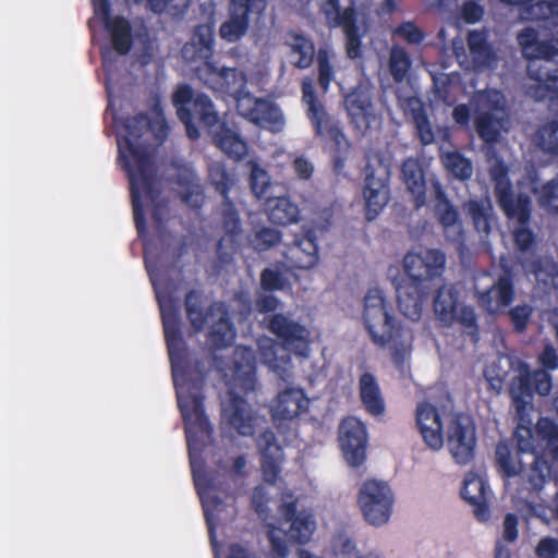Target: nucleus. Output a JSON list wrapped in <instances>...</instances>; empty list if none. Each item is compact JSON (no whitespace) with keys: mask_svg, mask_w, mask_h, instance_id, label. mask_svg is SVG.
<instances>
[{"mask_svg":"<svg viewBox=\"0 0 558 558\" xmlns=\"http://www.w3.org/2000/svg\"><path fill=\"white\" fill-rule=\"evenodd\" d=\"M156 296L172 367L178 405L184 421L191 465L194 470L195 454H201L213 438V427L204 407V375L198 372L196 378H193L186 343L181 330L178 301L171 292L157 291Z\"/></svg>","mask_w":558,"mask_h":558,"instance_id":"obj_1","label":"nucleus"},{"mask_svg":"<svg viewBox=\"0 0 558 558\" xmlns=\"http://www.w3.org/2000/svg\"><path fill=\"white\" fill-rule=\"evenodd\" d=\"M168 134V125L160 114L151 120L146 112L126 117L118 128V161L126 172L130 183L132 209H145L160 197L157 186L153 156L149 153L150 138L161 143Z\"/></svg>","mask_w":558,"mask_h":558,"instance_id":"obj_2","label":"nucleus"},{"mask_svg":"<svg viewBox=\"0 0 558 558\" xmlns=\"http://www.w3.org/2000/svg\"><path fill=\"white\" fill-rule=\"evenodd\" d=\"M447 428L448 449L458 464L465 465L474 457L475 428L464 415H451L429 402L416 409V427L424 444L438 451L444 447V428Z\"/></svg>","mask_w":558,"mask_h":558,"instance_id":"obj_3","label":"nucleus"},{"mask_svg":"<svg viewBox=\"0 0 558 558\" xmlns=\"http://www.w3.org/2000/svg\"><path fill=\"white\" fill-rule=\"evenodd\" d=\"M362 319L372 341L379 347L388 345L396 356H403L411 349L412 332L404 327L396 328L389 314L384 291L371 288L363 298Z\"/></svg>","mask_w":558,"mask_h":558,"instance_id":"obj_4","label":"nucleus"},{"mask_svg":"<svg viewBox=\"0 0 558 558\" xmlns=\"http://www.w3.org/2000/svg\"><path fill=\"white\" fill-rule=\"evenodd\" d=\"M517 40L523 56L532 60L529 74L538 84L533 96L545 98L548 92L558 93V38L541 39L537 29L525 27Z\"/></svg>","mask_w":558,"mask_h":558,"instance_id":"obj_5","label":"nucleus"},{"mask_svg":"<svg viewBox=\"0 0 558 558\" xmlns=\"http://www.w3.org/2000/svg\"><path fill=\"white\" fill-rule=\"evenodd\" d=\"M204 294L192 289L184 298V308L192 329L201 332L209 320H215L207 335V342L213 350H221L232 345L235 339V327L231 320L228 306L220 301L211 302L204 307Z\"/></svg>","mask_w":558,"mask_h":558,"instance_id":"obj_6","label":"nucleus"},{"mask_svg":"<svg viewBox=\"0 0 558 558\" xmlns=\"http://www.w3.org/2000/svg\"><path fill=\"white\" fill-rule=\"evenodd\" d=\"M301 89L302 100L307 106L306 114L315 134L327 140L326 146L332 158L335 173L345 175L344 168L349 142L344 133L327 114L324 106L317 99L313 81L310 77L302 81Z\"/></svg>","mask_w":558,"mask_h":558,"instance_id":"obj_7","label":"nucleus"},{"mask_svg":"<svg viewBox=\"0 0 558 558\" xmlns=\"http://www.w3.org/2000/svg\"><path fill=\"white\" fill-rule=\"evenodd\" d=\"M172 102L191 140H197L201 136L195 120L205 128L215 126L220 121L211 99L204 93H195L187 84H182L175 89Z\"/></svg>","mask_w":558,"mask_h":558,"instance_id":"obj_8","label":"nucleus"},{"mask_svg":"<svg viewBox=\"0 0 558 558\" xmlns=\"http://www.w3.org/2000/svg\"><path fill=\"white\" fill-rule=\"evenodd\" d=\"M474 124L478 136L486 143H495L509 129L506 99L496 89L481 90L471 100Z\"/></svg>","mask_w":558,"mask_h":558,"instance_id":"obj_9","label":"nucleus"},{"mask_svg":"<svg viewBox=\"0 0 558 558\" xmlns=\"http://www.w3.org/2000/svg\"><path fill=\"white\" fill-rule=\"evenodd\" d=\"M356 505L368 524L380 527L391 518L395 493L388 482L367 478L357 488Z\"/></svg>","mask_w":558,"mask_h":558,"instance_id":"obj_10","label":"nucleus"},{"mask_svg":"<svg viewBox=\"0 0 558 558\" xmlns=\"http://www.w3.org/2000/svg\"><path fill=\"white\" fill-rule=\"evenodd\" d=\"M432 308L435 319L444 327L458 324L470 331L476 328L475 312L462 302L461 292L454 283L444 282L434 290Z\"/></svg>","mask_w":558,"mask_h":558,"instance_id":"obj_11","label":"nucleus"},{"mask_svg":"<svg viewBox=\"0 0 558 558\" xmlns=\"http://www.w3.org/2000/svg\"><path fill=\"white\" fill-rule=\"evenodd\" d=\"M510 393L519 416V423L514 433L518 449L521 452L533 450L532 420L527 417L532 409L529 389V371L525 365L519 366V376L511 383Z\"/></svg>","mask_w":558,"mask_h":558,"instance_id":"obj_12","label":"nucleus"},{"mask_svg":"<svg viewBox=\"0 0 558 558\" xmlns=\"http://www.w3.org/2000/svg\"><path fill=\"white\" fill-rule=\"evenodd\" d=\"M267 329L281 345L296 355L307 356L310 353V330L306 326L283 313H275L267 319Z\"/></svg>","mask_w":558,"mask_h":558,"instance_id":"obj_13","label":"nucleus"},{"mask_svg":"<svg viewBox=\"0 0 558 558\" xmlns=\"http://www.w3.org/2000/svg\"><path fill=\"white\" fill-rule=\"evenodd\" d=\"M474 292L480 305L487 312L496 313L507 306L513 299V288L509 275L505 274L498 279L482 272L474 278Z\"/></svg>","mask_w":558,"mask_h":558,"instance_id":"obj_14","label":"nucleus"},{"mask_svg":"<svg viewBox=\"0 0 558 558\" xmlns=\"http://www.w3.org/2000/svg\"><path fill=\"white\" fill-rule=\"evenodd\" d=\"M196 73L204 85L213 92L234 99H239L247 83L243 71L236 68L219 69L213 62H207L205 66L197 68Z\"/></svg>","mask_w":558,"mask_h":558,"instance_id":"obj_15","label":"nucleus"},{"mask_svg":"<svg viewBox=\"0 0 558 558\" xmlns=\"http://www.w3.org/2000/svg\"><path fill=\"white\" fill-rule=\"evenodd\" d=\"M402 268L407 281L425 283L439 277L446 268V256L438 250H421L408 252L402 259Z\"/></svg>","mask_w":558,"mask_h":558,"instance_id":"obj_16","label":"nucleus"},{"mask_svg":"<svg viewBox=\"0 0 558 558\" xmlns=\"http://www.w3.org/2000/svg\"><path fill=\"white\" fill-rule=\"evenodd\" d=\"M265 0H229L228 19L220 25L219 35L228 43H236L250 27V15L265 9Z\"/></svg>","mask_w":558,"mask_h":558,"instance_id":"obj_17","label":"nucleus"},{"mask_svg":"<svg viewBox=\"0 0 558 558\" xmlns=\"http://www.w3.org/2000/svg\"><path fill=\"white\" fill-rule=\"evenodd\" d=\"M327 230V226H314L304 231L302 235H295L294 241L286 247L283 253L287 263L292 268L311 269L319 260L317 234Z\"/></svg>","mask_w":558,"mask_h":558,"instance_id":"obj_18","label":"nucleus"},{"mask_svg":"<svg viewBox=\"0 0 558 558\" xmlns=\"http://www.w3.org/2000/svg\"><path fill=\"white\" fill-rule=\"evenodd\" d=\"M250 185L256 198L263 202L265 209H291L292 204L284 186L272 183L268 173L256 162H252Z\"/></svg>","mask_w":558,"mask_h":558,"instance_id":"obj_19","label":"nucleus"},{"mask_svg":"<svg viewBox=\"0 0 558 558\" xmlns=\"http://www.w3.org/2000/svg\"><path fill=\"white\" fill-rule=\"evenodd\" d=\"M257 446L263 480L268 484H276L283 462L282 447L278 444L276 434L270 429H266L259 435Z\"/></svg>","mask_w":558,"mask_h":558,"instance_id":"obj_20","label":"nucleus"},{"mask_svg":"<svg viewBox=\"0 0 558 558\" xmlns=\"http://www.w3.org/2000/svg\"><path fill=\"white\" fill-rule=\"evenodd\" d=\"M366 184L364 187V198L368 209L384 208L390 198L388 180L389 168L380 161L376 166L368 165L366 170Z\"/></svg>","mask_w":558,"mask_h":558,"instance_id":"obj_21","label":"nucleus"},{"mask_svg":"<svg viewBox=\"0 0 558 558\" xmlns=\"http://www.w3.org/2000/svg\"><path fill=\"white\" fill-rule=\"evenodd\" d=\"M396 290L400 313L409 319L417 322L424 311L428 287L425 283L403 280L397 286Z\"/></svg>","mask_w":558,"mask_h":558,"instance_id":"obj_22","label":"nucleus"},{"mask_svg":"<svg viewBox=\"0 0 558 558\" xmlns=\"http://www.w3.org/2000/svg\"><path fill=\"white\" fill-rule=\"evenodd\" d=\"M195 487L199 495L204 518L208 529V535L214 549L217 547L216 527H217V513L223 507L222 498L216 493L214 478H199L194 475Z\"/></svg>","mask_w":558,"mask_h":558,"instance_id":"obj_23","label":"nucleus"},{"mask_svg":"<svg viewBox=\"0 0 558 558\" xmlns=\"http://www.w3.org/2000/svg\"><path fill=\"white\" fill-rule=\"evenodd\" d=\"M229 403L223 407L222 415L230 427L241 436H252L255 433V416L245 398L229 392Z\"/></svg>","mask_w":558,"mask_h":558,"instance_id":"obj_24","label":"nucleus"},{"mask_svg":"<svg viewBox=\"0 0 558 558\" xmlns=\"http://www.w3.org/2000/svg\"><path fill=\"white\" fill-rule=\"evenodd\" d=\"M214 27L209 24L195 26L191 40L182 48V57L187 62H203L204 66L214 53Z\"/></svg>","mask_w":558,"mask_h":558,"instance_id":"obj_25","label":"nucleus"},{"mask_svg":"<svg viewBox=\"0 0 558 558\" xmlns=\"http://www.w3.org/2000/svg\"><path fill=\"white\" fill-rule=\"evenodd\" d=\"M489 494L490 492L486 482L481 475L474 472H469L465 475L462 497L473 506L474 515L481 522L487 521L490 517L489 507L487 505Z\"/></svg>","mask_w":558,"mask_h":558,"instance_id":"obj_26","label":"nucleus"},{"mask_svg":"<svg viewBox=\"0 0 558 558\" xmlns=\"http://www.w3.org/2000/svg\"><path fill=\"white\" fill-rule=\"evenodd\" d=\"M308 399L301 388H287L279 392L271 407L275 420H292L305 412L308 408Z\"/></svg>","mask_w":558,"mask_h":558,"instance_id":"obj_27","label":"nucleus"},{"mask_svg":"<svg viewBox=\"0 0 558 558\" xmlns=\"http://www.w3.org/2000/svg\"><path fill=\"white\" fill-rule=\"evenodd\" d=\"M253 106L241 114L254 124L271 131H280L284 124L279 108L265 99H252Z\"/></svg>","mask_w":558,"mask_h":558,"instance_id":"obj_28","label":"nucleus"},{"mask_svg":"<svg viewBox=\"0 0 558 558\" xmlns=\"http://www.w3.org/2000/svg\"><path fill=\"white\" fill-rule=\"evenodd\" d=\"M222 214L226 233L217 243V253L222 262H228L236 251L242 227L239 211H222Z\"/></svg>","mask_w":558,"mask_h":558,"instance_id":"obj_29","label":"nucleus"},{"mask_svg":"<svg viewBox=\"0 0 558 558\" xmlns=\"http://www.w3.org/2000/svg\"><path fill=\"white\" fill-rule=\"evenodd\" d=\"M214 144L234 161L243 160L248 154L246 141L235 131L222 124L213 136Z\"/></svg>","mask_w":558,"mask_h":558,"instance_id":"obj_30","label":"nucleus"},{"mask_svg":"<svg viewBox=\"0 0 558 558\" xmlns=\"http://www.w3.org/2000/svg\"><path fill=\"white\" fill-rule=\"evenodd\" d=\"M359 396L365 410L375 416L381 415L385 411V401L381 396L376 377L364 372L359 379Z\"/></svg>","mask_w":558,"mask_h":558,"instance_id":"obj_31","label":"nucleus"},{"mask_svg":"<svg viewBox=\"0 0 558 558\" xmlns=\"http://www.w3.org/2000/svg\"><path fill=\"white\" fill-rule=\"evenodd\" d=\"M110 35L113 49L121 56L131 51L133 45V28L130 21L117 15L104 24Z\"/></svg>","mask_w":558,"mask_h":558,"instance_id":"obj_32","label":"nucleus"},{"mask_svg":"<svg viewBox=\"0 0 558 558\" xmlns=\"http://www.w3.org/2000/svg\"><path fill=\"white\" fill-rule=\"evenodd\" d=\"M402 181L414 199V205H424L425 184L424 174L420 162L416 159H407L401 167Z\"/></svg>","mask_w":558,"mask_h":558,"instance_id":"obj_33","label":"nucleus"},{"mask_svg":"<svg viewBox=\"0 0 558 558\" xmlns=\"http://www.w3.org/2000/svg\"><path fill=\"white\" fill-rule=\"evenodd\" d=\"M178 193L190 209H201L204 205V187L195 173L185 171L178 175Z\"/></svg>","mask_w":558,"mask_h":558,"instance_id":"obj_34","label":"nucleus"},{"mask_svg":"<svg viewBox=\"0 0 558 558\" xmlns=\"http://www.w3.org/2000/svg\"><path fill=\"white\" fill-rule=\"evenodd\" d=\"M368 439L366 425L351 417V469L361 468L366 462Z\"/></svg>","mask_w":558,"mask_h":558,"instance_id":"obj_35","label":"nucleus"},{"mask_svg":"<svg viewBox=\"0 0 558 558\" xmlns=\"http://www.w3.org/2000/svg\"><path fill=\"white\" fill-rule=\"evenodd\" d=\"M287 45L290 47V56L296 57L291 60L293 66L307 69L312 65L315 54L314 43L302 34L290 33Z\"/></svg>","mask_w":558,"mask_h":558,"instance_id":"obj_36","label":"nucleus"},{"mask_svg":"<svg viewBox=\"0 0 558 558\" xmlns=\"http://www.w3.org/2000/svg\"><path fill=\"white\" fill-rule=\"evenodd\" d=\"M208 179L222 197L223 209H236L235 204L229 197L234 182L226 168L221 163L211 165L208 170Z\"/></svg>","mask_w":558,"mask_h":558,"instance_id":"obj_37","label":"nucleus"},{"mask_svg":"<svg viewBox=\"0 0 558 558\" xmlns=\"http://www.w3.org/2000/svg\"><path fill=\"white\" fill-rule=\"evenodd\" d=\"M508 218L509 228L512 230L514 241L520 250L524 251L533 242V234L527 228L530 211H505Z\"/></svg>","mask_w":558,"mask_h":558,"instance_id":"obj_38","label":"nucleus"},{"mask_svg":"<svg viewBox=\"0 0 558 558\" xmlns=\"http://www.w3.org/2000/svg\"><path fill=\"white\" fill-rule=\"evenodd\" d=\"M469 50L475 66H492L496 61L495 53L486 43L483 33L471 32L468 38Z\"/></svg>","mask_w":558,"mask_h":558,"instance_id":"obj_39","label":"nucleus"},{"mask_svg":"<svg viewBox=\"0 0 558 558\" xmlns=\"http://www.w3.org/2000/svg\"><path fill=\"white\" fill-rule=\"evenodd\" d=\"M262 362L276 373L280 379L287 381L290 377L291 359L288 355L277 356L275 344L259 347Z\"/></svg>","mask_w":558,"mask_h":558,"instance_id":"obj_40","label":"nucleus"},{"mask_svg":"<svg viewBox=\"0 0 558 558\" xmlns=\"http://www.w3.org/2000/svg\"><path fill=\"white\" fill-rule=\"evenodd\" d=\"M507 167L498 159L490 161V174L496 183V190L499 195L502 209H511L512 191L507 179Z\"/></svg>","mask_w":558,"mask_h":558,"instance_id":"obj_41","label":"nucleus"},{"mask_svg":"<svg viewBox=\"0 0 558 558\" xmlns=\"http://www.w3.org/2000/svg\"><path fill=\"white\" fill-rule=\"evenodd\" d=\"M324 12L335 26H340L344 36V49L349 54V8L342 9L339 0H327Z\"/></svg>","mask_w":558,"mask_h":558,"instance_id":"obj_42","label":"nucleus"},{"mask_svg":"<svg viewBox=\"0 0 558 558\" xmlns=\"http://www.w3.org/2000/svg\"><path fill=\"white\" fill-rule=\"evenodd\" d=\"M558 13V2L554 0H532L520 10L523 20H543Z\"/></svg>","mask_w":558,"mask_h":558,"instance_id":"obj_43","label":"nucleus"},{"mask_svg":"<svg viewBox=\"0 0 558 558\" xmlns=\"http://www.w3.org/2000/svg\"><path fill=\"white\" fill-rule=\"evenodd\" d=\"M368 25L363 14H356L351 10V59L362 54V40L367 37Z\"/></svg>","mask_w":558,"mask_h":558,"instance_id":"obj_44","label":"nucleus"},{"mask_svg":"<svg viewBox=\"0 0 558 558\" xmlns=\"http://www.w3.org/2000/svg\"><path fill=\"white\" fill-rule=\"evenodd\" d=\"M510 367L511 361L508 357H500L486 366L484 376L490 388L496 392L501 390Z\"/></svg>","mask_w":558,"mask_h":558,"instance_id":"obj_45","label":"nucleus"},{"mask_svg":"<svg viewBox=\"0 0 558 558\" xmlns=\"http://www.w3.org/2000/svg\"><path fill=\"white\" fill-rule=\"evenodd\" d=\"M442 163L450 173L460 180H466L473 173L471 161L457 151L444 154Z\"/></svg>","mask_w":558,"mask_h":558,"instance_id":"obj_46","label":"nucleus"},{"mask_svg":"<svg viewBox=\"0 0 558 558\" xmlns=\"http://www.w3.org/2000/svg\"><path fill=\"white\" fill-rule=\"evenodd\" d=\"M315 530V521L311 514L299 517L291 521L287 535L298 544L307 543Z\"/></svg>","mask_w":558,"mask_h":558,"instance_id":"obj_47","label":"nucleus"},{"mask_svg":"<svg viewBox=\"0 0 558 558\" xmlns=\"http://www.w3.org/2000/svg\"><path fill=\"white\" fill-rule=\"evenodd\" d=\"M281 239L282 234L280 231L269 227H262L251 235L250 243L254 250L266 252L278 245Z\"/></svg>","mask_w":558,"mask_h":558,"instance_id":"obj_48","label":"nucleus"},{"mask_svg":"<svg viewBox=\"0 0 558 558\" xmlns=\"http://www.w3.org/2000/svg\"><path fill=\"white\" fill-rule=\"evenodd\" d=\"M536 430L538 436L546 441V449L558 460V424L548 418H541L537 422Z\"/></svg>","mask_w":558,"mask_h":558,"instance_id":"obj_49","label":"nucleus"},{"mask_svg":"<svg viewBox=\"0 0 558 558\" xmlns=\"http://www.w3.org/2000/svg\"><path fill=\"white\" fill-rule=\"evenodd\" d=\"M255 352L248 347H238L233 355L234 372L247 377L255 375Z\"/></svg>","mask_w":558,"mask_h":558,"instance_id":"obj_50","label":"nucleus"},{"mask_svg":"<svg viewBox=\"0 0 558 558\" xmlns=\"http://www.w3.org/2000/svg\"><path fill=\"white\" fill-rule=\"evenodd\" d=\"M536 141L544 151L558 155V120L542 126Z\"/></svg>","mask_w":558,"mask_h":558,"instance_id":"obj_51","label":"nucleus"},{"mask_svg":"<svg viewBox=\"0 0 558 558\" xmlns=\"http://www.w3.org/2000/svg\"><path fill=\"white\" fill-rule=\"evenodd\" d=\"M390 71L396 81H402L410 66L411 61L408 53L400 47H393L390 51Z\"/></svg>","mask_w":558,"mask_h":558,"instance_id":"obj_52","label":"nucleus"},{"mask_svg":"<svg viewBox=\"0 0 558 558\" xmlns=\"http://www.w3.org/2000/svg\"><path fill=\"white\" fill-rule=\"evenodd\" d=\"M534 275L536 281L543 284L546 290H558V268L553 262L545 260L539 264L535 268Z\"/></svg>","mask_w":558,"mask_h":558,"instance_id":"obj_53","label":"nucleus"},{"mask_svg":"<svg viewBox=\"0 0 558 558\" xmlns=\"http://www.w3.org/2000/svg\"><path fill=\"white\" fill-rule=\"evenodd\" d=\"M318 84L324 92H327L333 78V69L330 63V56L327 49L319 48L317 52Z\"/></svg>","mask_w":558,"mask_h":558,"instance_id":"obj_54","label":"nucleus"},{"mask_svg":"<svg viewBox=\"0 0 558 558\" xmlns=\"http://www.w3.org/2000/svg\"><path fill=\"white\" fill-rule=\"evenodd\" d=\"M413 104L415 106L413 107V120L418 137L424 145L430 144L434 141V132L430 123L425 113H423L421 104L418 101H414Z\"/></svg>","mask_w":558,"mask_h":558,"instance_id":"obj_55","label":"nucleus"},{"mask_svg":"<svg viewBox=\"0 0 558 558\" xmlns=\"http://www.w3.org/2000/svg\"><path fill=\"white\" fill-rule=\"evenodd\" d=\"M520 365H524V363L518 364L517 369H515L517 375L512 379V381L514 379H517L519 376V366ZM525 366L529 367L526 364H525ZM527 371H530V368H527ZM531 381H533L535 390L538 395H541V396L549 395L551 387H553V383H551V376L546 371L538 369V371H535L533 374H531V372H529V389L530 390H531ZM530 395L532 396L531 392H530Z\"/></svg>","mask_w":558,"mask_h":558,"instance_id":"obj_56","label":"nucleus"},{"mask_svg":"<svg viewBox=\"0 0 558 558\" xmlns=\"http://www.w3.org/2000/svg\"><path fill=\"white\" fill-rule=\"evenodd\" d=\"M267 537L270 544L268 558H287L289 548L282 531L270 525L267 532Z\"/></svg>","mask_w":558,"mask_h":558,"instance_id":"obj_57","label":"nucleus"},{"mask_svg":"<svg viewBox=\"0 0 558 558\" xmlns=\"http://www.w3.org/2000/svg\"><path fill=\"white\" fill-rule=\"evenodd\" d=\"M439 220L448 239L454 242L461 240L462 226L458 220L457 211H440Z\"/></svg>","mask_w":558,"mask_h":558,"instance_id":"obj_58","label":"nucleus"},{"mask_svg":"<svg viewBox=\"0 0 558 558\" xmlns=\"http://www.w3.org/2000/svg\"><path fill=\"white\" fill-rule=\"evenodd\" d=\"M287 284V280L283 275L272 268H265L260 272V287L264 291L274 292L283 290Z\"/></svg>","mask_w":558,"mask_h":558,"instance_id":"obj_59","label":"nucleus"},{"mask_svg":"<svg viewBox=\"0 0 558 558\" xmlns=\"http://www.w3.org/2000/svg\"><path fill=\"white\" fill-rule=\"evenodd\" d=\"M496 456L499 466L508 476H514L521 472V464L510 457L506 446L498 445Z\"/></svg>","mask_w":558,"mask_h":558,"instance_id":"obj_60","label":"nucleus"},{"mask_svg":"<svg viewBox=\"0 0 558 558\" xmlns=\"http://www.w3.org/2000/svg\"><path fill=\"white\" fill-rule=\"evenodd\" d=\"M354 108L357 110V112L353 113L351 111V116H354L356 119L361 118L363 120L362 122L356 120V126L360 129L367 126L369 124L371 118H373V109L369 95L363 94L360 100H354Z\"/></svg>","mask_w":558,"mask_h":558,"instance_id":"obj_61","label":"nucleus"},{"mask_svg":"<svg viewBox=\"0 0 558 558\" xmlns=\"http://www.w3.org/2000/svg\"><path fill=\"white\" fill-rule=\"evenodd\" d=\"M533 308L527 304H519L509 311L510 319L517 331H523L532 315Z\"/></svg>","mask_w":558,"mask_h":558,"instance_id":"obj_62","label":"nucleus"},{"mask_svg":"<svg viewBox=\"0 0 558 558\" xmlns=\"http://www.w3.org/2000/svg\"><path fill=\"white\" fill-rule=\"evenodd\" d=\"M539 203L548 209H558V183L548 182L539 191Z\"/></svg>","mask_w":558,"mask_h":558,"instance_id":"obj_63","label":"nucleus"},{"mask_svg":"<svg viewBox=\"0 0 558 558\" xmlns=\"http://www.w3.org/2000/svg\"><path fill=\"white\" fill-rule=\"evenodd\" d=\"M190 0H165V8L154 13H167L174 19H181L185 15Z\"/></svg>","mask_w":558,"mask_h":558,"instance_id":"obj_64","label":"nucleus"}]
</instances>
